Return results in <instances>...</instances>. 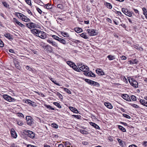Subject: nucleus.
Instances as JSON below:
<instances>
[{
    "label": "nucleus",
    "mask_w": 147,
    "mask_h": 147,
    "mask_svg": "<svg viewBox=\"0 0 147 147\" xmlns=\"http://www.w3.org/2000/svg\"><path fill=\"white\" fill-rule=\"evenodd\" d=\"M25 102L28 105L32 106L33 107L36 106V105L34 102L32 101L31 100L28 99Z\"/></svg>",
    "instance_id": "nucleus-9"
},
{
    "label": "nucleus",
    "mask_w": 147,
    "mask_h": 147,
    "mask_svg": "<svg viewBox=\"0 0 147 147\" xmlns=\"http://www.w3.org/2000/svg\"><path fill=\"white\" fill-rule=\"evenodd\" d=\"M90 71H87L86 73H84V74L86 76H89L91 77V73H90Z\"/></svg>",
    "instance_id": "nucleus-38"
},
{
    "label": "nucleus",
    "mask_w": 147,
    "mask_h": 147,
    "mask_svg": "<svg viewBox=\"0 0 147 147\" xmlns=\"http://www.w3.org/2000/svg\"><path fill=\"white\" fill-rule=\"evenodd\" d=\"M57 7L58 8L61 9L62 8V6L61 5L59 4L57 5Z\"/></svg>",
    "instance_id": "nucleus-61"
},
{
    "label": "nucleus",
    "mask_w": 147,
    "mask_h": 147,
    "mask_svg": "<svg viewBox=\"0 0 147 147\" xmlns=\"http://www.w3.org/2000/svg\"><path fill=\"white\" fill-rule=\"evenodd\" d=\"M25 1L27 3L30 5H31V3L30 0H25Z\"/></svg>",
    "instance_id": "nucleus-51"
},
{
    "label": "nucleus",
    "mask_w": 147,
    "mask_h": 147,
    "mask_svg": "<svg viewBox=\"0 0 147 147\" xmlns=\"http://www.w3.org/2000/svg\"><path fill=\"white\" fill-rule=\"evenodd\" d=\"M96 73L99 75L102 76L104 74V72L99 69L96 70Z\"/></svg>",
    "instance_id": "nucleus-12"
},
{
    "label": "nucleus",
    "mask_w": 147,
    "mask_h": 147,
    "mask_svg": "<svg viewBox=\"0 0 147 147\" xmlns=\"http://www.w3.org/2000/svg\"><path fill=\"white\" fill-rule=\"evenodd\" d=\"M53 6L51 5L49 3L47 4V9H49L50 11L52 12V9Z\"/></svg>",
    "instance_id": "nucleus-16"
},
{
    "label": "nucleus",
    "mask_w": 147,
    "mask_h": 147,
    "mask_svg": "<svg viewBox=\"0 0 147 147\" xmlns=\"http://www.w3.org/2000/svg\"><path fill=\"white\" fill-rule=\"evenodd\" d=\"M131 105L132 107H133L135 108H138V106L137 105L135 104H132Z\"/></svg>",
    "instance_id": "nucleus-55"
},
{
    "label": "nucleus",
    "mask_w": 147,
    "mask_h": 147,
    "mask_svg": "<svg viewBox=\"0 0 147 147\" xmlns=\"http://www.w3.org/2000/svg\"><path fill=\"white\" fill-rule=\"evenodd\" d=\"M71 67H72L73 69H74L75 70L78 72L80 71L78 69L76 65V64L74 63L72 66Z\"/></svg>",
    "instance_id": "nucleus-24"
},
{
    "label": "nucleus",
    "mask_w": 147,
    "mask_h": 147,
    "mask_svg": "<svg viewBox=\"0 0 147 147\" xmlns=\"http://www.w3.org/2000/svg\"><path fill=\"white\" fill-rule=\"evenodd\" d=\"M18 116L19 117H23V118L24 117V115L22 113H18Z\"/></svg>",
    "instance_id": "nucleus-54"
},
{
    "label": "nucleus",
    "mask_w": 147,
    "mask_h": 147,
    "mask_svg": "<svg viewBox=\"0 0 147 147\" xmlns=\"http://www.w3.org/2000/svg\"><path fill=\"white\" fill-rule=\"evenodd\" d=\"M15 67L18 69L19 70H20L21 69L20 66L19 64L18 63H15Z\"/></svg>",
    "instance_id": "nucleus-33"
},
{
    "label": "nucleus",
    "mask_w": 147,
    "mask_h": 147,
    "mask_svg": "<svg viewBox=\"0 0 147 147\" xmlns=\"http://www.w3.org/2000/svg\"><path fill=\"white\" fill-rule=\"evenodd\" d=\"M22 20L25 22H30V20L29 18H27V17L25 16H24Z\"/></svg>",
    "instance_id": "nucleus-25"
},
{
    "label": "nucleus",
    "mask_w": 147,
    "mask_h": 147,
    "mask_svg": "<svg viewBox=\"0 0 147 147\" xmlns=\"http://www.w3.org/2000/svg\"><path fill=\"white\" fill-rule=\"evenodd\" d=\"M15 14L19 18H21L22 19L23 18V16L24 15L18 12H16Z\"/></svg>",
    "instance_id": "nucleus-18"
},
{
    "label": "nucleus",
    "mask_w": 147,
    "mask_h": 147,
    "mask_svg": "<svg viewBox=\"0 0 147 147\" xmlns=\"http://www.w3.org/2000/svg\"><path fill=\"white\" fill-rule=\"evenodd\" d=\"M3 5L5 7H7V3L5 2H3Z\"/></svg>",
    "instance_id": "nucleus-58"
},
{
    "label": "nucleus",
    "mask_w": 147,
    "mask_h": 147,
    "mask_svg": "<svg viewBox=\"0 0 147 147\" xmlns=\"http://www.w3.org/2000/svg\"><path fill=\"white\" fill-rule=\"evenodd\" d=\"M78 68L80 70L83 71L84 73H86L89 71L88 67L86 66L83 65L81 67H78Z\"/></svg>",
    "instance_id": "nucleus-4"
},
{
    "label": "nucleus",
    "mask_w": 147,
    "mask_h": 147,
    "mask_svg": "<svg viewBox=\"0 0 147 147\" xmlns=\"http://www.w3.org/2000/svg\"><path fill=\"white\" fill-rule=\"evenodd\" d=\"M26 69L28 70H29V71H33V69H32L28 66H26Z\"/></svg>",
    "instance_id": "nucleus-42"
},
{
    "label": "nucleus",
    "mask_w": 147,
    "mask_h": 147,
    "mask_svg": "<svg viewBox=\"0 0 147 147\" xmlns=\"http://www.w3.org/2000/svg\"><path fill=\"white\" fill-rule=\"evenodd\" d=\"M52 37L53 38L55 39L56 40H57V41H58V39L59 38L58 36H57L55 35H53L52 36Z\"/></svg>",
    "instance_id": "nucleus-46"
},
{
    "label": "nucleus",
    "mask_w": 147,
    "mask_h": 147,
    "mask_svg": "<svg viewBox=\"0 0 147 147\" xmlns=\"http://www.w3.org/2000/svg\"><path fill=\"white\" fill-rule=\"evenodd\" d=\"M51 126L55 128H58V125L55 123H52L51 124Z\"/></svg>",
    "instance_id": "nucleus-40"
},
{
    "label": "nucleus",
    "mask_w": 147,
    "mask_h": 147,
    "mask_svg": "<svg viewBox=\"0 0 147 147\" xmlns=\"http://www.w3.org/2000/svg\"><path fill=\"white\" fill-rule=\"evenodd\" d=\"M42 33H44V32H43L39 30L38 32V33L37 34V36H38L39 37L41 36V35H42Z\"/></svg>",
    "instance_id": "nucleus-43"
},
{
    "label": "nucleus",
    "mask_w": 147,
    "mask_h": 147,
    "mask_svg": "<svg viewBox=\"0 0 147 147\" xmlns=\"http://www.w3.org/2000/svg\"><path fill=\"white\" fill-rule=\"evenodd\" d=\"M131 99L134 101H135L136 100V97L134 95H131Z\"/></svg>",
    "instance_id": "nucleus-48"
},
{
    "label": "nucleus",
    "mask_w": 147,
    "mask_h": 147,
    "mask_svg": "<svg viewBox=\"0 0 147 147\" xmlns=\"http://www.w3.org/2000/svg\"><path fill=\"white\" fill-rule=\"evenodd\" d=\"M133 64H136L138 62V61L136 59H134L132 61Z\"/></svg>",
    "instance_id": "nucleus-50"
},
{
    "label": "nucleus",
    "mask_w": 147,
    "mask_h": 147,
    "mask_svg": "<svg viewBox=\"0 0 147 147\" xmlns=\"http://www.w3.org/2000/svg\"><path fill=\"white\" fill-rule=\"evenodd\" d=\"M26 25L27 27L30 29L37 28L38 27V25L32 22L26 23Z\"/></svg>",
    "instance_id": "nucleus-1"
},
{
    "label": "nucleus",
    "mask_w": 147,
    "mask_h": 147,
    "mask_svg": "<svg viewBox=\"0 0 147 147\" xmlns=\"http://www.w3.org/2000/svg\"><path fill=\"white\" fill-rule=\"evenodd\" d=\"M131 82L130 81H129L131 85L136 88H137L138 87V84L137 82L133 79H131Z\"/></svg>",
    "instance_id": "nucleus-7"
},
{
    "label": "nucleus",
    "mask_w": 147,
    "mask_h": 147,
    "mask_svg": "<svg viewBox=\"0 0 147 147\" xmlns=\"http://www.w3.org/2000/svg\"><path fill=\"white\" fill-rule=\"evenodd\" d=\"M11 134L12 137L14 138H16L17 137V135L14 129L13 128L11 129Z\"/></svg>",
    "instance_id": "nucleus-11"
},
{
    "label": "nucleus",
    "mask_w": 147,
    "mask_h": 147,
    "mask_svg": "<svg viewBox=\"0 0 147 147\" xmlns=\"http://www.w3.org/2000/svg\"><path fill=\"white\" fill-rule=\"evenodd\" d=\"M40 37L42 39H45L46 38V36L43 35L42 34L41 36H40Z\"/></svg>",
    "instance_id": "nucleus-57"
},
{
    "label": "nucleus",
    "mask_w": 147,
    "mask_h": 147,
    "mask_svg": "<svg viewBox=\"0 0 147 147\" xmlns=\"http://www.w3.org/2000/svg\"><path fill=\"white\" fill-rule=\"evenodd\" d=\"M17 123L18 125L20 126L22 125L23 124V123L22 122L19 120L17 121Z\"/></svg>",
    "instance_id": "nucleus-44"
},
{
    "label": "nucleus",
    "mask_w": 147,
    "mask_h": 147,
    "mask_svg": "<svg viewBox=\"0 0 147 147\" xmlns=\"http://www.w3.org/2000/svg\"><path fill=\"white\" fill-rule=\"evenodd\" d=\"M47 108L51 109V110H55V109L54 108H52L50 105H47Z\"/></svg>",
    "instance_id": "nucleus-53"
},
{
    "label": "nucleus",
    "mask_w": 147,
    "mask_h": 147,
    "mask_svg": "<svg viewBox=\"0 0 147 147\" xmlns=\"http://www.w3.org/2000/svg\"><path fill=\"white\" fill-rule=\"evenodd\" d=\"M122 97L123 99L127 101H129V100H130L129 96L127 94H123L122 95Z\"/></svg>",
    "instance_id": "nucleus-13"
},
{
    "label": "nucleus",
    "mask_w": 147,
    "mask_h": 147,
    "mask_svg": "<svg viewBox=\"0 0 147 147\" xmlns=\"http://www.w3.org/2000/svg\"><path fill=\"white\" fill-rule=\"evenodd\" d=\"M13 19L14 22H15L17 24L19 25V24H20V22L18 21V20L17 19H16L15 18H13Z\"/></svg>",
    "instance_id": "nucleus-45"
},
{
    "label": "nucleus",
    "mask_w": 147,
    "mask_h": 147,
    "mask_svg": "<svg viewBox=\"0 0 147 147\" xmlns=\"http://www.w3.org/2000/svg\"><path fill=\"white\" fill-rule=\"evenodd\" d=\"M95 86H98L99 85V84L97 82L93 81V82L92 84V85Z\"/></svg>",
    "instance_id": "nucleus-37"
},
{
    "label": "nucleus",
    "mask_w": 147,
    "mask_h": 147,
    "mask_svg": "<svg viewBox=\"0 0 147 147\" xmlns=\"http://www.w3.org/2000/svg\"><path fill=\"white\" fill-rule=\"evenodd\" d=\"M50 79L52 82H53L55 84L59 86H60L59 84L57 82V81L56 80H54L53 79L51 78Z\"/></svg>",
    "instance_id": "nucleus-39"
},
{
    "label": "nucleus",
    "mask_w": 147,
    "mask_h": 147,
    "mask_svg": "<svg viewBox=\"0 0 147 147\" xmlns=\"http://www.w3.org/2000/svg\"><path fill=\"white\" fill-rule=\"evenodd\" d=\"M123 116L124 117H125V118L127 119H130L131 118L130 117L129 115L126 114H123Z\"/></svg>",
    "instance_id": "nucleus-47"
},
{
    "label": "nucleus",
    "mask_w": 147,
    "mask_h": 147,
    "mask_svg": "<svg viewBox=\"0 0 147 147\" xmlns=\"http://www.w3.org/2000/svg\"><path fill=\"white\" fill-rule=\"evenodd\" d=\"M37 1L38 3L39 4L42 6H46V4H45L42 2L40 0H37Z\"/></svg>",
    "instance_id": "nucleus-35"
},
{
    "label": "nucleus",
    "mask_w": 147,
    "mask_h": 147,
    "mask_svg": "<svg viewBox=\"0 0 147 147\" xmlns=\"http://www.w3.org/2000/svg\"><path fill=\"white\" fill-rule=\"evenodd\" d=\"M90 124L91 125L93 126L95 128L97 129H100V127H99V126L95 123H93L92 122H90Z\"/></svg>",
    "instance_id": "nucleus-17"
},
{
    "label": "nucleus",
    "mask_w": 147,
    "mask_h": 147,
    "mask_svg": "<svg viewBox=\"0 0 147 147\" xmlns=\"http://www.w3.org/2000/svg\"><path fill=\"white\" fill-rule=\"evenodd\" d=\"M38 31L39 30L35 28L31 30V31L32 33L36 36H37V34H38Z\"/></svg>",
    "instance_id": "nucleus-20"
},
{
    "label": "nucleus",
    "mask_w": 147,
    "mask_h": 147,
    "mask_svg": "<svg viewBox=\"0 0 147 147\" xmlns=\"http://www.w3.org/2000/svg\"><path fill=\"white\" fill-rule=\"evenodd\" d=\"M36 9L37 10V11H38L40 13H41L42 11L41 10V9H40L39 8H37V9Z\"/></svg>",
    "instance_id": "nucleus-60"
},
{
    "label": "nucleus",
    "mask_w": 147,
    "mask_h": 147,
    "mask_svg": "<svg viewBox=\"0 0 147 147\" xmlns=\"http://www.w3.org/2000/svg\"><path fill=\"white\" fill-rule=\"evenodd\" d=\"M121 58L122 60H125L126 59V57L124 56H122L121 57Z\"/></svg>",
    "instance_id": "nucleus-56"
},
{
    "label": "nucleus",
    "mask_w": 147,
    "mask_h": 147,
    "mask_svg": "<svg viewBox=\"0 0 147 147\" xmlns=\"http://www.w3.org/2000/svg\"><path fill=\"white\" fill-rule=\"evenodd\" d=\"M80 36L82 37L83 38L85 39H87L88 38V37L86 35V34L85 33H82Z\"/></svg>",
    "instance_id": "nucleus-27"
},
{
    "label": "nucleus",
    "mask_w": 147,
    "mask_h": 147,
    "mask_svg": "<svg viewBox=\"0 0 147 147\" xmlns=\"http://www.w3.org/2000/svg\"><path fill=\"white\" fill-rule=\"evenodd\" d=\"M90 73H91V77L94 78L95 77V75L94 73H93L92 71H90Z\"/></svg>",
    "instance_id": "nucleus-62"
},
{
    "label": "nucleus",
    "mask_w": 147,
    "mask_h": 147,
    "mask_svg": "<svg viewBox=\"0 0 147 147\" xmlns=\"http://www.w3.org/2000/svg\"><path fill=\"white\" fill-rule=\"evenodd\" d=\"M47 51L49 52H51L53 51L52 47L49 45H47Z\"/></svg>",
    "instance_id": "nucleus-23"
},
{
    "label": "nucleus",
    "mask_w": 147,
    "mask_h": 147,
    "mask_svg": "<svg viewBox=\"0 0 147 147\" xmlns=\"http://www.w3.org/2000/svg\"><path fill=\"white\" fill-rule=\"evenodd\" d=\"M19 26H21L22 27L24 28L25 27V26L23 24H22L21 23H20V24H19Z\"/></svg>",
    "instance_id": "nucleus-63"
},
{
    "label": "nucleus",
    "mask_w": 147,
    "mask_h": 147,
    "mask_svg": "<svg viewBox=\"0 0 147 147\" xmlns=\"http://www.w3.org/2000/svg\"><path fill=\"white\" fill-rule=\"evenodd\" d=\"M85 81L87 83H88L89 84H90L91 85H92V84L93 82V81L91 80L88 79H85Z\"/></svg>",
    "instance_id": "nucleus-26"
},
{
    "label": "nucleus",
    "mask_w": 147,
    "mask_h": 147,
    "mask_svg": "<svg viewBox=\"0 0 147 147\" xmlns=\"http://www.w3.org/2000/svg\"><path fill=\"white\" fill-rule=\"evenodd\" d=\"M61 34L65 37H69V35L68 34L65 32H61Z\"/></svg>",
    "instance_id": "nucleus-29"
},
{
    "label": "nucleus",
    "mask_w": 147,
    "mask_h": 147,
    "mask_svg": "<svg viewBox=\"0 0 147 147\" xmlns=\"http://www.w3.org/2000/svg\"><path fill=\"white\" fill-rule=\"evenodd\" d=\"M69 109L72 112L77 113H78V110L76 108L72 107H69Z\"/></svg>",
    "instance_id": "nucleus-14"
},
{
    "label": "nucleus",
    "mask_w": 147,
    "mask_h": 147,
    "mask_svg": "<svg viewBox=\"0 0 147 147\" xmlns=\"http://www.w3.org/2000/svg\"><path fill=\"white\" fill-rule=\"evenodd\" d=\"M53 104L55 105L58 108H61V106L60 105V104L57 102H53Z\"/></svg>",
    "instance_id": "nucleus-32"
},
{
    "label": "nucleus",
    "mask_w": 147,
    "mask_h": 147,
    "mask_svg": "<svg viewBox=\"0 0 147 147\" xmlns=\"http://www.w3.org/2000/svg\"><path fill=\"white\" fill-rule=\"evenodd\" d=\"M104 105L105 106L109 109H111L113 108V107L109 103L105 102Z\"/></svg>",
    "instance_id": "nucleus-19"
},
{
    "label": "nucleus",
    "mask_w": 147,
    "mask_h": 147,
    "mask_svg": "<svg viewBox=\"0 0 147 147\" xmlns=\"http://www.w3.org/2000/svg\"><path fill=\"white\" fill-rule=\"evenodd\" d=\"M26 123L28 125H31L32 123L33 122V119L30 116H26Z\"/></svg>",
    "instance_id": "nucleus-3"
},
{
    "label": "nucleus",
    "mask_w": 147,
    "mask_h": 147,
    "mask_svg": "<svg viewBox=\"0 0 147 147\" xmlns=\"http://www.w3.org/2000/svg\"><path fill=\"white\" fill-rule=\"evenodd\" d=\"M25 131L27 133L28 136L31 138L33 139L34 137V134L32 131L28 130H26Z\"/></svg>",
    "instance_id": "nucleus-8"
},
{
    "label": "nucleus",
    "mask_w": 147,
    "mask_h": 147,
    "mask_svg": "<svg viewBox=\"0 0 147 147\" xmlns=\"http://www.w3.org/2000/svg\"><path fill=\"white\" fill-rule=\"evenodd\" d=\"M47 42L55 47H58L57 44L51 40H48Z\"/></svg>",
    "instance_id": "nucleus-10"
},
{
    "label": "nucleus",
    "mask_w": 147,
    "mask_h": 147,
    "mask_svg": "<svg viewBox=\"0 0 147 147\" xmlns=\"http://www.w3.org/2000/svg\"><path fill=\"white\" fill-rule=\"evenodd\" d=\"M74 30L77 33H80L82 31V29L80 28H74Z\"/></svg>",
    "instance_id": "nucleus-22"
},
{
    "label": "nucleus",
    "mask_w": 147,
    "mask_h": 147,
    "mask_svg": "<svg viewBox=\"0 0 147 147\" xmlns=\"http://www.w3.org/2000/svg\"><path fill=\"white\" fill-rule=\"evenodd\" d=\"M142 10H143V14L144 13H145L147 12V10L144 7L143 8Z\"/></svg>",
    "instance_id": "nucleus-59"
},
{
    "label": "nucleus",
    "mask_w": 147,
    "mask_h": 147,
    "mask_svg": "<svg viewBox=\"0 0 147 147\" xmlns=\"http://www.w3.org/2000/svg\"><path fill=\"white\" fill-rule=\"evenodd\" d=\"M129 147H137V146L134 144H132L129 146Z\"/></svg>",
    "instance_id": "nucleus-64"
},
{
    "label": "nucleus",
    "mask_w": 147,
    "mask_h": 147,
    "mask_svg": "<svg viewBox=\"0 0 147 147\" xmlns=\"http://www.w3.org/2000/svg\"><path fill=\"white\" fill-rule=\"evenodd\" d=\"M106 6L107 7L110 9H111L112 8V6L111 5V4L109 3H107L106 4Z\"/></svg>",
    "instance_id": "nucleus-41"
},
{
    "label": "nucleus",
    "mask_w": 147,
    "mask_h": 147,
    "mask_svg": "<svg viewBox=\"0 0 147 147\" xmlns=\"http://www.w3.org/2000/svg\"><path fill=\"white\" fill-rule=\"evenodd\" d=\"M146 101L144 99H141L140 100V103L142 105L144 106V105L145 104V103L146 102Z\"/></svg>",
    "instance_id": "nucleus-34"
},
{
    "label": "nucleus",
    "mask_w": 147,
    "mask_h": 147,
    "mask_svg": "<svg viewBox=\"0 0 147 147\" xmlns=\"http://www.w3.org/2000/svg\"><path fill=\"white\" fill-rule=\"evenodd\" d=\"M67 64L70 67H71L72 66L74 63L71 61H68L67 62Z\"/></svg>",
    "instance_id": "nucleus-36"
},
{
    "label": "nucleus",
    "mask_w": 147,
    "mask_h": 147,
    "mask_svg": "<svg viewBox=\"0 0 147 147\" xmlns=\"http://www.w3.org/2000/svg\"><path fill=\"white\" fill-rule=\"evenodd\" d=\"M122 11L125 15L129 17H131L132 16L131 13L129 11L126 9L123 8L122 9Z\"/></svg>",
    "instance_id": "nucleus-6"
},
{
    "label": "nucleus",
    "mask_w": 147,
    "mask_h": 147,
    "mask_svg": "<svg viewBox=\"0 0 147 147\" xmlns=\"http://www.w3.org/2000/svg\"><path fill=\"white\" fill-rule=\"evenodd\" d=\"M118 127L119 129L121 130L122 131L124 132H126V130L121 125H119L118 126Z\"/></svg>",
    "instance_id": "nucleus-30"
},
{
    "label": "nucleus",
    "mask_w": 147,
    "mask_h": 147,
    "mask_svg": "<svg viewBox=\"0 0 147 147\" xmlns=\"http://www.w3.org/2000/svg\"><path fill=\"white\" fill-rule=\"evenodd\" d=\"M87 31L90 36H94L97 34L96 32L94 29H88Z\"/></svg>",
    "instance_id": "nucleus-5"
},
{
    "label": "nucleus",
    "mask_w": 147,
    "mask_h": 147,
    "mask_svg": "<svg viewBox=\"0 0 147 147\" xmlns=\"http://www.w3.org/2000/svg\"><path fill=\"white\" fill-rule=\"evenodd\" d=\"M80 131L81 133L83 134H88V132L84 130L80 129Z\"/></svg>",
    "instance_id": "nucleus-31"
},
{
    "label": "nucleus",
    "mask_w": 147,
    "mask_h": 147,
    "mask_svg": "<svg viewBox=\"0 0 147 147\" xmlns=\"http://www.w3.org/2000/svg\"><path fill=\"white\" fill-rule=\"evenodd\" d=\"M58 41L64 45L66 44V42L65 40L64 39L62 38H59Z\"/></svg>",
    "instance_id": "nucleus-21"
},
{
    "label": "nucleus",
    "mask_w": 147,
    "mask_h": 147,
    "mask_svg": "<svg viewBox=\"0 0 147 147\" xmlns=\"http://www.w3.org/2000/svg\"><path fill=\"white\" fill-rule=\"evenodd\" d=\"M4 47V44L3 42L0 39V47Z\"/></svg>",
    "instance_id": "nucleus-49"
},
{
    "label": "nucleus",
    "mask_w": 147,
    "mask_h": 147,
    "mask_svg": "<svg viewBox=\"0 0 147 147\" xmlns=\"http://www.w3.org/2000/svg\"><path fill=\"white\" fill-rule=\"evenodd\" d=\"M65 91L67 93L71 94L70 91L67 88H64Z\"/></svg>",
    "instance_id": "nucleus-52"
},
{
    "label": "nucleus",
    "mask_w": 147,
    "mask_h": 147,
    "mask_svg": "<svg viewBox=\"0 0 147 147\" xmlns=\"http://www.w3.org/2000/svg\"><path fill=\"white\" fill-rule=\"evenodd\" d=\"M107 57L110 60H113L115 59L114 56L111 55H108Z\"/></svg>",
    "instance_id": "nucleus-28"
},
{
    "label": "nucleus",
    "mask_w": 147,
    "mask_h": 147,
    "mask_svg": "<svg viewBox=\"0 0 147 147\" xmlns=\"http://www.w3.org/2000/svg\"><path fill=\"white\" fill-rule=\"evenodd\" d=\"M3 97L5 99L9 102H14L16 100L15 99L7 95H3Z\"/></svg>",
    "instance_id": "nucleus-2"
},
{
    "label": "nucleus",
    "mask_w": 147,
    "mask_h": 147,
    "mask_svg": "<svg viewBox=\"0 0 147 147\" xmlns=\"http://www.w3.org/2000/svg\"><path fill=\"white\" fill-rule=\"evenodd\" d=\"M4 36L5 37L10 40H11L13 39V38L11 37V35L9 33L5 34Z\"/></svg>",
    "instance_id": "nucleus-15"
}]
</instances>
